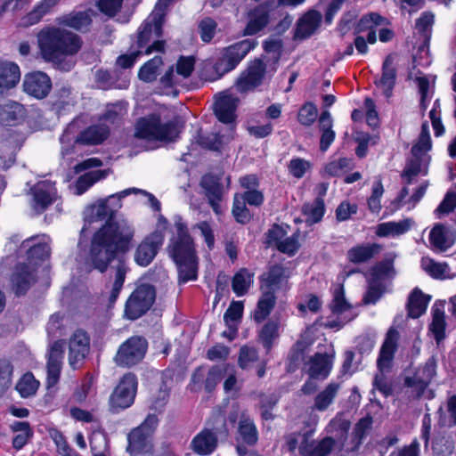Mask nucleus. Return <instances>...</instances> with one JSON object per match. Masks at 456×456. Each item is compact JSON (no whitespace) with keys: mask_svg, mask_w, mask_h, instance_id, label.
<instances>
[{"mask_svg":"<svg viewBox=\"0 0 456 456\" xmlns=\"http://www.w3.org/2000/svg\"><path fill=\"white\" fill-rule=\"evenodd\" d=\"M24 113V108L21 104L11 102L4 105H0V124L11 126L18 121Z\"/></svg>","mask_w":456,"mask_h":456,"instance_id":"obj_48","label":"nucleus"},{"mask_svg":"<svg viewBox=\"0 0 456 456\" xmlns=\"http://www.w3.org/2000/svg\"><path fill=\"white\" fill-rule=\"evenodd\" d=\"M175 226L177 234L171 239L168 252L177 266L179 281L185 283L198 277V256L194 241L182 218L175 220Z\"/></svg>","mask_w":456,"mask_h":456,"instance_id":"obj_2","label":"nucleus"},{"mask_svg":"<svg viewBox=\"0 0 456 456\" xmlns=\"http://www.w3.org/2000/svg\"><path fill=\"white\" fill-rule=\"evenodd\" d=\"M105 176L106 172L102 170L92 171L81 175L76 183L77 193L78 195L85 193L96 182L105 178Z\"/></svg>","mask_w":456,"mask_h":456,"instance_id":"obj_59","label":"nucleus"},{"mask_svg":"<svg viewBox=\"0 0 456 456\" xmlns=\"http://www.w3.org/2000/svg\"><path fill=\"white\" fill-rule=\"evenodd\" d=\"M456 208V191H449L438 207L435 209L434 214L436 218L440 219L444 216L453 212Z\"/></svg>","mask_w":456,"mask_h":456,"instance_id":"obj_64","label":"nucleus"},{"mask_svg":"<svg viewBox=\"0 0 456 456\" xmlns=\"http://www.w3.org/2000/svg\"><path fill=\"white\" fill-rule=\"evenodd\" d=\"M263 47L266 53L263 60L270 65V71L274 73L281 56L282 43L280 39H268L264 42Z\"/></svg>","mask_w":456,"mask_h":456,"instance_id":"obj_42","label":"nucleus"},{"mask_svg":"<svg viewBox=\"0 0 456 456\" xmlns=\"http://www.w3.org/2000/svg\"><path fill=\"white\" fill-rule=\"evenodd\" d=\"M398 331L390 328L379 351L377 360L378 370H389L397 348Z\"/></svg>","mask_w":456,"mask_h":456,"instance_id":"obj_26","label":"nucleus"},{"mask_svg":"<svg viewBox=\"0 0 456 456\" xmlns=\"http://www.w3.org/2000/svg\"><path fill=\"white\" fill-rule=\"evenodd\" d=\"M135 191L138 190L136 188H129L109 196L106 200L100 201L92 208V214L96 220H103L107 217L111 218L113 214L121 208V200Z\"/></svg>","mask_w":456,"mask_h":456,"instance_id":"obj_22","label":"nucleus"},{"mask_svg":"<svg viewBox=\"0 0 456 456\" xmlns=\"http://www.w3.org/2000/svg\"><path fill=\"white\" fill-rule=\"evenodd\" d=\"M257 45L255 39H243L221 50L220 57L215 64L219 77L233 70L240 61Z\"/></svg>","mask_w":456,"mask_h":456,"instance_id":"obj_10","label":"nucleus"},{"mask_svg":"<svg viewBox=\"0 0 456 456\" xmlns=\"http://www.w3.org/2000/svg\"><path fill=\"white\" fill-rule=\"evenodd\" d=\"M243 314V304L240 301H232L224 314V321L227 328L232 329L234 334L235 326L238 327Z\"/></svg>","mask_w":456,"mask_h":456,"instance_id":"obj_58","label":"nucleus"},{"mask_svg":"<svg viewBox=\"0 0 456 456\" xmlns=\"http://www.w3.org/2000/svg\"><path fill=\"white\" fill-rule=\"evenodd\" d=\"M156 298L155 288L142 284L131 293L125 305V315L129 320H136L145 314Z\"/></svg>","mask_w":456,"mask_h":456,"instance_id":"obj_11","label":"nucleus"},{"mask_svg":"<svg viewBox=\"0 0 456 456\" xmlns=\"http://www.w3.org/2000/svg\"><path fill=\"white\" fill-rule=\"evenodd\" d=\"M90 351V338L82 330H76L69 338V363L74 370L80 368Z\"/></svg>","mask_w":456,"mask_h":456,"instance_id":"obj_15","label":"nucleus"},{"mask_svg":"<svg viewBox=\"0 0 456 456\" xmlns=\"http://www.w3.org/2000/svg\"><path fill=\"white\" fill-rule=\"evenodd\" d=\"M429 242L434 250L444 252L454 244V236L450 228L436 224L429 232Z\"/></svg>","mask_w":456,"mask_h":456,"instance_id":"obj_27","label":"nucleus"},{"mask_svg":"<svg viewBox=\"0 0 456 456\" xmlns=\"http://www.w3.org/2000/svg\"><path fill=\"white\" fill-rule=\"evenodd\" d=\"M354 167V161L348 158L332 160L325 166V172L330 176H340Z\"/></svg>","mask_w":456,"mask_h":456,"instance_id":"obj_61","label":"nucleus"},{"mask_svg":"<svg viewBox=\"0 0 456 456\" xmlns=\"http://www.w3.org/2000/svg\"><path fill=\"white\" fill-rule=\"evenodd\" d=\"M370 273V280L377 281L378 282H381L382 280L387 278H393L395 275L393 260L385 259L377 263L371 267Z\"/></svg>","mask_w":456,"mask_h":456,"instance_id":"obj_55","label":"nucleus"},{"mask_svg":"<svg viewBox=\"0 0 456 456\" xmlns=\"http://www.w3.org/2000/svg\"><path fill=\"white\" fill-rule=\"evenodd\" d=\"M438 424L443 428H452L456 424V395H452L445 407L438 410Z\"/></svg>","mask_w":456,"mask_h":456,"instance_id":"obj_52","label":"nucleus"},{"mask_svg":"<svg viewBox=\"0 0 456 456\" xmlns=\"http://www.w3.org/2000/svg\"><path fill=\"white\" fill-rule=\"evenodd\" d=\"M429 331L437 343L444 338L445 316L442 303L436 302L432 307V322L429 325Z\"/></svg>","mask_w":456,"mask_h":456,"instance_id":"obj_40","label":"nucleus"},{"mask_svg":"<svg viewBox=\"0 0 456 456\" xmlns=\"http://www.w3.org/2000/svg\"><path fill=\"white\" fill-rule=\"evenodd\" d=\"M289 278L287 268L281 265H273L260 276V288L264 292L273 291V295H275L277 290L287 288Z\"/></svg>","mask_w":456,"mask_h":456,"instance_id":"obj_20","label":"nucleus"},{"mask_svg":"<svg viewBox=\"0 0 456 456\" xmlns=\"http://www.w3.org/2000/svg\"><path fill=\"white\" fill-rule=\"evenodd\" d=\"M413 221L405 218L397 222L390 221L377 225L375 233L379 237H397L406 233L412 226Z\"/></svg>","mask_w":456,"mask_h":456,"instance_id":"obj_35","label":"nucleus"},{"mask_svg":"<svg viewBox=\"0 0 456 456\" xmlns=\"http://www.w3.org/2000/svg\"><path fill=\"white\" fill-rule=\"evenodd\" d=\"M159 425L156 414H148L144 421L127 435L126 452L131 455L152 452V436Z\"/></svg>","mask_w":456,"mask_h":456,"instance_id":"obj_9","label":"nucleus"},{"mask_svg":"<svg viewBox=\"0 0 456 456\" xmlns=\"http://www.w3.org/2000/svg\"><path fill=\"white\" fill-rule=\"evenodd\" d=\"M431 297L425 295L419 288L412 289L408 297L407 311L411 318H419L427 310Z\"/></svg>","mask_w":456,"mask_h":456,"instance_id":"obj_37","label":"nucleus"},{"mask_svg":"<svg viewBox=\"0 0 456 456\" xmlns=\"http://www.w3.org/2000/svg\"><path fill=\"white\" fill-rule=\"evenodd\" d=\"M276 303V297L273 291L264 292L257 302L253 313V319L256 323L264 322L271 314Z\"/></svg>","mask_w":456,"mask_h":456,"instance_id":"obj_45","label":"nucleus"},{"mask_svg":"<svg viewBox=\"0 0 456 456\" xmlns=\"http://www.w3.org/2000/svg\"><path fill=\"white\" fill-rule=\"evenodd\" d=\"M50 238L46 235L35 236L22 242V247L28 248V258L31 261L44 260L50 255Z\"/></svg>","mask_w":456,"mask_h":456,"instance_id":"obj_29","label":"nucleus"},{"mask_svg":"<svg viewBox=\"0 0 456 456\" xmlns=\"http://www.w3.org/2000/svg\"><path fill=\"white\" fill-rule=\"evenodd\" d=\"M431 148L432 141L429 134V126L426 121L422 124L418 140L411 148L412 158L406 164L402 173V177L405 180L406 184H411L416 175H426L428 174L430 156L427 153Z\"/></svg>","mask_w":456,"mask_h":456,"instance_id":"obj_6","label":"nucleus"},{"mask_svg":"<svg viewBox=\"0 0 456 456\" xmlns=\"http://www.w3.org/2000/svg\"><path fill=\"white\" fill-rule=\"evenodd\" d=\"M65 341L59 339L50 345L47 352V378L48 387H54L60 380L64 356Z\"/></svg>","mask_w":456,"mask_h":456,"instance_id":"obj_16","label":"nucleus"},{"mask_svg":"<svg viewBox=\"0 0 456 456\" xmlns=\"http://www.w3.org/2000/svg\"><path fill=\"white\" fill-rule=\"evenodd\" d=\"M39 387L37 381L31 372L25 373L16 384V390L22 398L34 395Z\"/></svg>","mask_w":456,"mask_h":456,"instance_id":"obj_56","label":"nucleus"},{"mask_svg":"<svg viewBox=\"0 0 456 456\" xmlns=\"http://www.w3.org/2000/svg\"><path fill=\"white\" fill-rule=\"evenodd\" d=\"M110 134L105 125H94L82 131L76 139V142L84 145H96L102 143Z\"/></svg>","mask_w":456,"mask_h":456,"instance_id":"obj_34","label":"nucleus"},{"mask_svg":"<svg viewBox=\"0 0 456 456\" xmlns=\"http://www.w3.org/2000/svg\"><path fill=\"white\" fill-rule=\"evenodd\" d=\"M319 124L322 131L320 150L326 151L335 139V132L332 130V118L328 110L322 112L319 118Z\"/></svg>","mask_w":456,"mask_h":456,"instance_id":"obj_43","label":"nucleus"},{"mask_svg":"<svg viewBox=\"0 0 456 456\" xmlns=\"http://www.w3.org/2000/svg\"><path fill=\"white\" fill-rule=\"evenodd\" d=\"M321 19V14L316 11L305 13L297 25L296 38L305 39L310 37L320 26Z\"/></svg>","mask_w":456,"mask_h":456,"instance_id":"obj_36","label":"nucleus"},{"mask_svg":"<svg viewBox=\"0 0 456 456\" xmlns=\"http://www.w3.org/2000/svg\"><path fill=\"white\" fill-rule=\"evenodd\" d=\"M266 73L273 74L270 71V65L262 59H256L250 62L246 71L238 77L234 86L240 94L253 91L262 84Z\"/></svg>","mask_w":456,"mask_h":456,"instance_id":"obj_13","label":"nucleus"},{"mask_svg":"<svg viewBox=\"0 0 456 456\" xmlns=\"http://www.w3.org/2000/svg\"><path fill=\"white\" fill-rule=\"evenodd\" d=\"M335 358V350L332 345L328 350H319L309 360L308 374L312 379H325L330 375Z\"/></svg>","mask_w":456,"mask_h":456,"instance_id":"obj_18","label":"nucleus"},{"mask_svg":"<svg viewBox=\"0 0 456 456\" xmlns=\"http://www.w3.org/2000/svg\"><path fill=\"white\" fill-rule=\"evenodd\" d=\"M396 69L395 67V56L388 54L382 63V72L379 77L374 80L375 86L380 89L387 98L392 95L396 82Z\"/></svg>","mask_w":456,"mask_h":456,"instance_id":"obj_25","label":"nucleus"},{"mask_svg":"<svg viewBox=\"0 0 456 456\" xmlns=\"http://www.w3.org/2000/svg\"><path fill=\"white\" fill-rule=\"evenodd\" d=\"M279 322L273 320L268 321L262 327L259 332V339L266 352H269L272 349L274 340L279 338Z\"/></svg>","mask_w":456,"mask_h":456,"instance_id":"obj_50","label":"nucleus"},{"mask_svg":"<svg viewBox=\"0 0 456 456\" xmlns=\"http://www.w3.org/2000/svg\"><path fill=\"white\" fill-rule=\"evenodd\" d=\"M147 347L148 343L144 338L130 337L119 346L114 356V362L120 367H132L143 359Z\"/></svg>","mask_w":456,"mask_h":456,"instance_id":"obj_12","label":"nucleus"},{"mask_svg":"<svg viewBox=\"0 0 456 456\" xmlns=\"http://www.w3.org/2000/svg\"><path fill=\"white\" fill-rule=\"evenodd\" d=\"M350 426V421L344 419L343 416L338 413L329 422L325 428V431L335 439L336 446L338 444L340 447H343L347 439Z\"/></svg>","mask_w":456,"mask_h":456,"instance_id":"obj_32","label":"nucleus"},{"mask_svg":"<svg viewBox=\"0 0 456 456\" xmlns=\"http://www.w3.org/2000/svg\"><path fill=\"white\" fill-rule=\"evenodd\" d=\"M386 21V19L377 12H370L363 15L358 24L357 30L362 31H375L377 26L382 25Z\"/></svg>","mask_w":456,"mask_h":456,"instance_id":"obj_63","label":"nucleus"},{"mask_svg":"<svg viewBox=\"0 0 456 456\" xmlns=\"http://www.w3.org/2000/svg\"><path fill=\"white\" fill-rule=\"evenodd\" d=\"M421 267L435 279L444 280L452 278L450 275V268L446 263H437L430 257H422Z\"/></svg>","mask_w":456,"mask_h":456,"instance_id":"obj_49","label":"nucleus"},{"mask_svg":"<svg viewBox=\"0 0 456 456\" xmlns=\"http://www.w3.org/2000/svg\"><path fill=\"white\" fill-rule=\"evenodd\" d=\"M238 441L242 444L253 446L257 443L258 432L254 422L247 417L242 416L238 427Z\"/></svg>","mask_w":456,"mask_h":456,"instance_id":"obj_41","label":"nucleus"},{"mask_svg":"<svg viewBox=\"0 0 456 456\" xmlns=\"http://www.w3.org/2000/svg\"><path fill=\"white\" fill-rule=\"evenodd\" d=\"M92 12L87 11H73L58 18V23L61 26L73 28L79 32H86L92 24Z\"/></svg>","mask_w":456,"mask_h":456,"instance_id":"obj_28","label":"nucleus"},{"mask_svg":"<svg viewBox=\"0 0 456 456\" xmlns=\"http://www.w3.org/2000/svg\"><path fill=\"white\" fill-rule=\"evenodd\" d=\"M162 232L155 231L147 236L137 247L134 261L141 266L149 265L164 242Z\"/></svg>","mask_w":456,"mask_h":456,"instance_id":"obj_17","label":"nucleus"},{"mask_svg":"<svg viewBox=\"0 0 456 456\" xmlns=\"http://www.w3.org/2000/svg\"><path fill=\"white\" fill-rule=\"evenodd\" d=\"M318 419L313 421L310 429L305 432H292L284 436V447L293 456H330L336 447L331 436L314 440Z\"/></svg>","mask_w":456,"mask_h":456,"instance_id":"obj_4","label":"nucleus"},{"mask_svg":"<svg viewBox=\"0 0 456 456\" xmlns=\"http://www.w3.org/2000/svg\"><path fill=\"white\" fill-rule=\"evenodd\" d=\"M179 130L174 120L161 123L159 114H151L137 120L134 135L149 141L173 142Z\"/></svg>","mask_w":456,"mask_h":456,"instance_id":"obj_8","label":"nucleus"},{"mask_svg":"<svg viewBox=\"0 0 456 456\" xmlns=\"http://www.w3.org/2000/svg\"><path fill=\"white\" fill-rule=\"evenodd\" d=\"M387 370H378L372 381L373 390H378L386 398L392 395L394 392L393 380L386 374Z\"/></svg>","mask_w":456,"mask_h":456,"instance_id":"obj_57","label":"nucleus"},{"mask_svg":"<svg viewBox=\"0 0 456 456\" xmlns=\"http://www.w3.org/2000/svg\"><path fill=\"white\" fill-rule=\"evenodd\" d=\"M163 24L164 21L149 15L138 28L131 45L145 56L155 52L164 53L166 42L161 39Z\"/></svg>","mask_w":456,"mask_h":456,"instance_id":"obj_7","label":"nucleus"},{"mask_svg":"<svg viewBox=\"0 0 456 456\" xmlns=\"http://www.w3.org/2000/svg\"><path fill=\"white\" fill-rule=\"evenodd\" d=\"M202 187L206 190V196L208 200L209 205L216 215L219 216L223 213L222 201V188L216 183H209L208 177L205 176L201 181Z\"/></svg>","mask_w":456,"mask_h":456,"instance_id":"obj_46","label":"nucleus"},{"mask_svg":"<svg viewBox=\"0 0 456 456\" xmlns=\"http://www.w3.org/2000/svg\"><path fill=\"white\" fill-rule=\"evenodd\" d=\"M162 65L163 60L160 56H155L149 60L140 68L138 72L139 78L147 83L153 82L156 80Z\"/></svg>","mask_w":456,"mask_h":456,"instance_id":"obj_51","label":"nucleus"},{"mask_svg":"<svg viewBox=\"0 0 456 456\" xmlns=\"http://www.w3.org/2000/svg\"><path fill=\"white\" fill-rule=\"evenodd\" d=\"M301 211L306 224L310 225L318 224L322 221L326 211L324 200L315 198L312 202H305L303 204Z\"/></svg>","mask_w":456,"mask_h":456,"instance_id":"obj_38","label":"nucleus"},{"mask_svg":"<svg viewBox=\"0 0 456 456\" xmlns=\"http://www.w3.org/2000/svg\"><path fill=\"white\" fill-rule=\"evenodd\" d=\"M330 309L332 314L340 315L342 314L349 312L351 313L352 305L346 301L345 297L344 287L342 285L337 286L333 290V298L330 304Z\"/></svg>","mask_w":456,"mask_h":456,"instance_id":"obj_53","label":"nucleus"},{"mask_svg":"<svg viewBox=\"0 0 456 456\" xmlns=\"http://www.w3.org/2000/svg\"><path fill=\"white\" fill-rule=\"evenodd\" d=\"M381 248V245L378 243L356 245L347 251L346 257L349 262L354 264L367 263L378 255Z\"/></svg>","mask_w":456,"mask_h":456,"instance_id":"obj_30","label":"nucleus"},{"mask_svg":"<svg viewBox=\"0 0 456 456\" xmlns=\"http://www.w3.org/2000/svg\"><path fill=\"white\" fill-rule=\"evenodd\" d=\"M22 86L28 94L37 99H44L52 89V81L45 73L35 71L25 75Z\"/></svg>","mask_w":456,"mask_h":456,"instance_id":"obj_19","label":"nucleus"},{"mask_svg":"<svg viewBox=\"0 0 456 456\" xmlns=\"http://www.w3.org/2000/svg\"><path fill=\"white\" fill-rule=\"evenodd\" d=\"M435 22V15L431 12H424L416 20L415 29L423 40V45L427 46L432 35V28Z\"/></svg>","mask_w":456,"mask_h":456,"instance_id":"obj_47","label":"nucleus"},{"mask_svg":"<svg viewBox=\"0 0 456 456\" xmlns=\"http://www.w3.org/2000/svg\"><path fill=\"white\" fill-rule=\"evenodd\" d=\"M36 281V268L28 264L16 265L11 277V283L17 296L24 295Z\"/></svg>","mask_w":456,"mask_h":456,"instance_id":"obj_21","label":"nucleus"},{"mask_svg":"<svg viewBox=\"0 0 456 456\" xmlns=\"http://www.w3.org/2000/svg\"><path fill=\"white\" fill-rule=\"evenodd\" d=\"M196 142L202 148L210 151H220L222 147V137L217 133L203 134L201 131L198 132L196 136Z\"/></svg>","mask_w":456,"mask_h":456,"instance_id":"obj_62","label":"nucleus"},{"mask_svg":"<svg viewBox=\"0 0 456 456\" xmlns=\"http://www.w3.org/2000/svg\"><path fill=\"white\" fill-rule=\"evenodd\" d=\"M227 435L226 418L221 411H217L211 415L206 427L192 438L190 447L200 456H208L216 450L218 437Z\"/></svg>","mask_w":456,"mask_h":456,"instance_id":"obj_5","label":"nucleus"},{"mask_svg":"<svg viewBox=\"0 0 456 456\" xmlns=\"http://www.w3.org/2000/svg\"><path fill=\"white\" fill-rule=\"evenodd\" d=\"M339 389V383L334 381L329 383L325 388L320 391L314 397L313 408L319 411H326L333 403Z\"/></svg>","mask_w":456,"mask_h":456,"instance_id":"obj_39","label":"nucleus"},{"mask_svg":"<svg viewBox=\"0 0 456 456\" xmlns=\"http://www.w3.org/2000/svg\"><path fill=\"white\" fill-rule=\"evenodd\" d=\"M32 192L34 201L33 208L39 213L45 211L53 204L57 197L55 183L47 180L37 183L33 187Z\"/></svg>","mask_w":456,"mask_h":456,"instance_id":"obj_24","label":"nucleus"},{"mask_svg":"<svg viewBox=\"0 0 456 456\" xmlns=\"http://www.w3.org/2000/svg\"><path fill=\"white\" fill-rule=\"evenodd\" d=\"M134 235V229L126 220L108 221L92 240L89 257L94 268L105 272L118 254L131 248Z\"/></svg>","mask_w":456,"mask_h":456,"instance_id":"obj_1","label":"nucleus"},{"mask_svg":"<svg viewBox=\"0 0 456 456\" xmlns=\"http://www.w3.org/2000/svg\"><path fill=\"white\" fill-rule=\"evenodd\" d=\"M239 98L229 92H223L215 102V114L224 124L233 123L236 118V109Z\"/></svg>","mask_w":456,"mask_h":456,"instance_id":"obj_23","label":"nucleus"},{"mask_svg":"<svg viewBox=\"0 0 456 456\" xmlns=\"http://www.w3.org/2000/svg\"><path fill=\"white\" fill-rule=\"evenodd\" d=\"M251 278V274L246 269L240 270L234 275L232 282V288L238 297H241L248 292L252 281Z\"/></svg>","mask_w":456,"mask_h":456,"instance_id":"obj_60","label":"nucleus"},{"mask_svg":"<svg viewBox=\"0 0 456 456\" xmlns=\"http://www.w3.org/2000/svg\"><path fill=\"white\" fill-rule=\"evenodd\" d=\"M55 5L53 0H42L27 14L24 18V23L28 26L38 23Z\"/></svg>","mask_w":456,"mask_h":456,"instance_id":"obj_54","label":"nucleus"},{"mask_svg":"<svg viewBox=\"0 0 456 456\" xmlns=\"http://www.w3.org/2000/svg\"><path fill=\"white\" fill-rule=\"evenodd\" d=\"M20 79L19 66L12 61H0V91L9 90L17 86Z\"/></svg>","mask_w":456,"mask_h":456,"instance_id":"obj_33","label":"nucleus"},{"mask_svg":"<svg viewBox=\"0 0 456 456\" xmlns=\"http://www.w3.org/2000/svg\"><path fill=\"white\" fill-rule=\"evenodd\" d=\"M137 389V379L133 373L123 376L110 398V404L114 411L130 407L134 400Z\"/></svg>","mask_w":456,"mask_h":456,"instance_id":"obj_14","label":"nucleus"},{"mask_svg":"<svg viewBox=\"0 0 456 456\" xmlns=\"http://www.w3.org/2000/svg\"><path fill=\"white\" fill-rule=\"evenodd\" d=\"M37 37L41 57L50 62H57L64 56L76 54L82 45L79 36L55 26L42 28Z\"/></svg>","mask_w":456,"mask_h":456,"instance_id":"obj_3","label":"nucleus"},{"mask_svg":"<svg viewBox=\"0 0 456 456\" xmlns=\"http://www.w3.org/2000/svg\"><path fill=\"white\" fill-rule=\"evenodd\" d=\"M76 103L72 89L68 85L58 86L53 95L52 109L58 114H63Z\"/></svg>","mask_w":456,"mask_h":456,"instance_id":"obj_31","label":"nucleus"},{"mask_svg":"<svg viewBox=\"0 0 456 456\" xmlns=\"http://www.w3.org/2000/svg\"><path fill=\"white\" fill-rule=\"evenodd\" d=\"M269 21L267 12L263 9L256 8L250 12L248 21L243 32L244 35H256L266 27Z\"/></svg>","mask_w":456,"mask_h":456,"instance_id":"obj_44","label":"nucleus"}]
</instances>
